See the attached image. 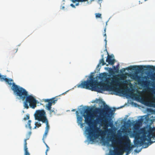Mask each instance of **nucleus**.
Here are the masks:
<instances>
[{"mask_svg": "<svg viewBox=\"0 0 155 155\" xmlns=\"http://www.w3.org/2000/svg\"><path fill=\"white\" fill-rule=\"evenodd\" d=\"M147 134H148L147 131H144L143 132L142 136L140 137V141L137 140L135 141L134 144L136 145L140 144L141 146L144 144L145 146L144 147L147 148L149 145L155 142V138H154V137H151L150 141L149 140V138H148V139H147V137L146 135Z\"/></svg>", "mask_w": 155, "mask_h": 155, "instance_id": "obj_4", "label": "nucleus"}, {"mask_svg": "<svg viewBox=\"0 0 155 155\" xmlns=\"http://www.w3.org/2000/svg\"><path fill=\"white\" fill-rule=\"evenodd\" d=\"M37 102H38V101H37Z\"/></svg>", "mask_w": 155, "mask_h": 155, "instance_id": "obj_51", "label": "nucleus"}, {"mask_svg": "<svg viewBox=\"0 0 155 155\" xmlns=\"http://www.w3.org/2000/svg\"><path fill=\"white\" fill-rule=\"evenodd\" d=\"M94 0H91V2H93V1H94Z\"/></svg>", "mask_w": 155, "mask_h": 155, "instance_id": "obj_44", "label": "nucleus"}, {"mask_svg": "<svg viewBox=\"0 0 155 155\" xmlns=\"http://www.w3.org/2000/svg\"><path fill=\"white\" fill-rule=\"evenodd\" d=\"M122 93L123 94L125 95H127V92H126V91H122Z\"/></svg>", "mask_w": 155, "mask_h": 155, "instance_id": "obj_32", "label": "nucleus"}, {"mask_svg": "<svg viewBox=\"0 0 155 155\" xmlns=\"http://www.w3.org/2000/svg\"><path fill=\"white\" fill-rule=\"evenodd\" d=\"M29 139V138H28L26 139H25L24 140V149H27V140H28Z\"/></svg>", "mask_w": 155, "mask_h": 155, "instance_id": "obj_25", "label": "nucleus"}, {"mask_svg": "<svg viewBox=\"0 0 155 155\" xmlns=\"http://www.w3.org/2000/svg\"><path fill=\"white\" fill-rule=\"evenodd\" d=\"M6 76L2 75L0 74V80L1 81H5L10 86L12 85V89L15 95L19 97V99L23 101L24 107L28 109L30 107L35 109L37 106V102L35 98L31 95H29L28 91L22 87L16 85L13 83V80L11 78H7Z\"/></svg>", "mask_w": 155, "mask_h": 155, "instance_id": "obj_2", "label": "nucleus"}, {"mask_svg": "<svg viewBox=\"0 0 155 155\" xmlns=\"http://www.w3.org/2000/svg\"><path fill=\"white\" fill-rule=\"evenodd\" d=\"M31 120H29L28 122V127L30 129H31Z\"/></svg>", "mask_w": 155, "mask_h": 155, "instance_id": "obj_29", "label": "nucleus"}, {"mask_svg": "<svg viewBox=\"0 0 155 155\" xmlns=\"http://www.w3.org/2000/svg\"><path fill=\"white\" fill-rule=\"evenodd\" d=\"M99 64H98V65H97V67H99Z\"/></svg>", "mask_w": 155, "mask_h": 155, "instance_id": "obj_49", "label": "nucleus"}, {"mask_svg": "<svg viewBox=\"0 0 155 155\" xmlns=\"http://www.w3.org/2000/svg\"><path fill=\"white\" fill-rule=\"evenodd\" d=\"M147 105H149L150 106H155V97L152 98V100L151 101H149L146 102Z\"/></svg>", "mask_w": 155, "mask_h": 155, "instance_id": "obj_16", "label": "nucleus"}, {"mask_svg": "<svg viewBox=\"0 0 155 155\" xmlns=\"http://www.w3.org/2000/svg\"><path fill=\"white\" fill-rule=\"evenodd\" d=\"M121 140L124 141H127V142L124 143H123L125 146V152H126L125 155H128L130 153V150L132 148L130 144V140L129 137L127 135H124L121 138Z\"/></svg>", "mask_w": 155, "mask_h": 155, "instance_id": "obj_9", "label": "nucleus"}, {"mask_svg": "<svg viewBox=\"0 0 155 155\" xmlns=\"http://www.w3.org/2000/svg\"><path fill=\"white\" fill-rule=\"evenodd\" d=\"M71 6H72L73 7H74V5H73V4H71Z\"/></svg>", "mask_w": 155, "mask_h": 155, "instance_id": "obj_37", "label": "nucleus"}, {"mask_svg": "<svg viewBox=\"0 0 155 155\" xmlns=\"http://www.w3.org/2000/svg\"><path fill=\"white\" fill-rule=\"evenodd\" d=\"M42 123L46 124V127H45V130L49 131L50 128V126L49 124L48 120L47 119V120H46V121H45L44 122H43Z\"/></svg>", "mask_w": 155, "mask_h": 155, "instance_id": "obj_17", "label": "nucleus"}, {"mask_svg": "<svg viewBox=\"0 0 155 155\" xmlns=\"http://www.w3.org/2000/svg\"><path fill=\"white\" fill-rule=\"evenodd\" d=\"M29 115H27L26 116V117L24 118V119L25 120H27L29 119Z\"/></svg>", "mask_w": 155, "mask_h": 155, "instance_id": "obj_31", "label": "nucleus"}, {"mask_svg": "<svg viewBox=\"0 0 155 155\" xmlns=\"http://www.w3.org/2000/svg\"><path fill=\"white\" fill-rule=\"evenodd\" d=\"M112 142L111 145L114 147V151L113 153H111L109 155H122L125 152V146H121L119 148L116 147V148L114 147V146L117 144H122V142L120 140H112Z\"/></svg>", "mask_w": 155, "mask_h": 155, "instance_id": "obj_6", "label": "nucleus"}, {"mask_svg": "<svg viewBox=\"0 0 155 155\" xmlns=\"http://www.w3.org/2000/svg\"><path fill=\"white\" fill-rule=\"evenodd\" d=\"M84 113L86 114V115L84 114L83 116L85 118V122L87 124L90 128H92L91 126L93 125L92 118L94 117L93 115L91 113V109L88 107L86 109Z\"/></svg>", "mask_w": 155, "mask_h": 155, "instance_id": "obj_7", "label": "nucleus"}, {"mask_svg": "<svg viewBox=\"0 0 155 155\" xmlns=\"http://www.w3.org/2000/svg\"><path fill=\"white\" fill-rule=\"evenodd\" d=\"M106 28H105L104 29V32L105 33V32H106Z\"/></svg>", "mask_w": 155, "mask_h": 155, "instance_id": "obj_39", "label": "nucleus"}, {"mask_svg": "<svg viewBox=\"0 0 155 155\" xmlns=\"http://www.w3.org/2000/svg\"><path fill=\"white\" fill-rule=\"evenodd\" d=\"M141 150V149H140V150L139 151H137V150H135V151L136 152H137V153H138Z\"/></svg>", "mask_w": 155, "mask_h": 155, "instance_id": "obj_35", "label": "nucleus"}, {"mask_svg": "<svg viewBox=\"0 0 155 155\" xmlns=\"http://www.w3.org/2000/svg\"><path fill=\"white\" fill-rule=\"evenodd\" d=\"M31 134V132H30V134Z\"/></svg>", "mask_w": 155, "mask_h": 155, "instance_id": "obj_53", "label": "nucleus"}, {"mask_svg": "<svg viewBox=\"0 0 155 155\" xmlns=\"http://www.w3.org/2000/svg\"><path fill=\"white\" fill-rule=\"evenodd\" d=\"M18 48H13L12 49L11 53L12 55L15 54L18 51Z\"/></svg>", "mask_w": 155, "mask_h": 155, "instance_id": "obj_22", "label": "nucleus"}, {"mask_svg": "<svg viewBox=\"0 0 155 155\" xmlns=\"http://www.w3.org/2000/svg\"><path fill=\"white\" fill-rule=\"evenodd\" d=\"M44 143H45V144L47 147V149L46 150V152H45L46 155H47V152L49 150V147L48 146V145L45 142Z\"/></svg>", "mask_w": 155, "mask_h": 155, "instance_id": "obj_30", "label": "nucleus"}, {"mask_svg": "<svg viewBox=\"0 0 155 155\" xmlns=\"http://www.w3.org/2000/svg\"><path fill=\"white\" fill-rule=\"evenodd\" d=\"M25 151L24 155H30V153L28 152V148L24 149Z\"/></svg>", "mask_w": 155, "mask_h": 155, "instance_id": "obj_27", "label": "nucleus"}, {"mask_svg": "<svg viewBox=\"0 0 155 155\" xmlns=\"http://www.w3.org/2000/svg\"><path fill=\"white\" fill-rule=\"evenodd\" d=\"M76 113L77 115V123H78V125H80L81 127L82 128L83 127V124L82 123L83 118L82 117L80 116L79 115H78L79 113L78 111H77L76 112Z\"/></svg>", "mask_w": 155, "mask_h": 155, "instance_id": "obj_13", "label": "nucleus"}, {"mask_svg": "<svg viewBox=\"0 0 155 155\" xmlns=\"http://www.w3.org/2000/svg\"><path fill=\"white\" fill-rule=\"evenodd\" d=\"M48 132V131L45 130V133H44V134L43 135V140L44 143H45L44 139L46 138V137Z\"/></svg>", "mask_w": 155, "mask_h": 155, "instance_id": "obj_23", "label": "nucleus"}, {"mask_svg": "<svg viewBox=\"0 0 155 155\" xmlns=\"http://www.w3.org/2000/svg\"><path fill=\"white\" fill-rule=\"evenodd\" d=\"M150 83V81H149V82H148V83Z\"/></svg>", "mask_w": 155, "mask_h": 155, "instance_id": "obj_48", "label": "nucleus"}, {"mask_svg": "<svg viewBox=\"0 0 155 155\" xmlns=\"http://www.w3.org/2000/svg\"><path fill=\"white\" fill-rule=\"evenodd\" d=\"M101 14L100 13H96L95 14L96 17L97 18H101Z\"/></svg>", "mask_w": 155, "mask_h": 155, "instance_id": "obj_28", "label": "nucleus"}, {"mask_svg": "<svg viewBox=\"0 0 155 155\" xmlns=\"http://www.w3.org/2000/svg\"><path fill=\"white\" fill-rule=\"evenodd\" d=\"M81 114H82V112H81Z\"/></svg>", "mask_w": 155, "mask_h": 155, "instance_id": "obj_52", "label": "nucleus"}, {"mask_svg": "<svg viewBox=\"0 0 155 155\" xmlns=\"http://www.w3.org/2000/svg\"><path fill=\"white\" fill-rule=\"evenodd\" d=\"M119 64H118L116 67L115 66H113L114 69L116 73H118L119 71Z\"/></svg>", "mask_w": 155, "mask_h": 155, "instance_id": "obj_21", "label": "nucleus"}, {"mask_svg": "<svg viewBox=\"0 0 155 155\" xmlns=\"http://www.w3.org/2000/svg\"><path fill=\"white\" fill-rule=\"evenodd\" d=\"M148 134L147 135L148 138H149L150 141L151 137H155V133L153 132L152 129H150L147 130Z\"/></svg>", "mask_w": 155, "mask_h": 155, "instance_id": "obj_15", "label": "nucleus"}, {"mask_svg": "<svg viewBox=\"0 0 155 155\" xmlns=\"http://www.w3.org/2000/svg\"><path fill=\"white\" fill-rule=\"evenodd\" d=\"M58 99L56 97H54L51 99H45L44 101L45 102H48L46 105V109L50 111L51 113L54 112V110H51V106L52 104H54L57 101Z\"/></svg>", "mask_w": 155, "mask_h": 155, "instance_id": "obj_10", "label": "nucleus"}, {"mask_svg": "<svg viewBox=\"0 0 155 155\" xmlns=\"http://www.w3.org/2000/svg\"><path fill=\"white\" fill-rule=\"evenodd\" d=\"M139 4H140V3H141V4L142 3V2L141 3V2H140V1H139Z\"/></svg>", "mask_w": 155, "mask_h": 155, "instance_id": "obj_45", "label": "nucleus"}, {"mask_svg": "<svg viewBox=\"0 0 155 155\" xmlns=\"http://www.w3.org/2000/svg\"><path fill=\"white\" fill-rule=\"evenodd\" d=\"M99 111L101 113L102 111V112L104 113L107 117L111 118V116L113 114V110L111 109L108 106L106 105L105 107L104 108V110H101L98 109Z\"/></svg>", "mask_w": 155, "mask_h": 155, "instance_id": "obj_11", "label": "nucleus"}, {"mask_svg": "<svg viewBox=\"0 0 155 155\" xmlns=\"http://www.w3.org/2000/svg\"><path fill=\"white\" fill-rule=\"evenodd\" d=\"M102 64V65H104L106 64L104 61V58H102L100 61L99 64Z\"/></svg>", "mask_w": 155, "mask_h": 155, "instance_id": "obj_24", "label": "nucleus"}, {"mask_svg": "<svg viewBox=\"0 0 155 155\" xmlns=\"http://www.w3.org/2000/svg\"><path fill=\"white\" fill-rule=\"evenodd\" d=\"M101 57H102V58H104V55H103V54H102V55H101Z\"/></svg>", "mask_w": 155, "mask_h": 155, "instance_id": "obj_38", "label": "nucleus"}, {"mask_svg": "<svg viewBox=\"0 0 155 155\" xmlns=\"http://www.w3.org/2000/svg\"><path fill=\"white\" fill-rule=\"evenodd\" d=\"M127 122H130V120H128Z\"/></svg>", "mask_w": 155, "mask_h": 155, "instance_id": "obj_42", "label": "nucleus"}, {"mask_svg": "<svg viewBox=\"0 0 155 155\" xmlns=\"http://www.w3.org/2000/svg\"><path fill=\"white\" fill-rule=\"evenodd\" d=\"M98 2L102 1L103 0H97Z\"/></svg>", "mask_w": 155, "mask_h": 155, "instance_id": "obj_40", "label": "nucleus"}, {"mask_svg": "<svg viewBox=\"0 0 155 155\" xmlns=\"http://www.w3.org/2000/svg\"><path fill=\"white\" fill-rule=\"evenodd\" d=\"M104 36L105 37V39L104 41H105L106 43V42H107V40H106V37H107V36H106V34L105 33L104 35Z\"/></svg>", "mask_w": 155, "mask_h": 155, "instance_id": "obj_34", "label": "nucleus"}, {"mask_svg": "<svg viewBox=\"0 0 155 155\" xmlns=\"http://www.w3.org/2000/svg\"><path fill=\"white\" fill-rule=\"evenodd\" d=\"M88 0H82L83 2H84L87 1Z\"/></svg>", "mask_w": 155, "mask_h": 155, "instance_id": "obj_36", "label": "nucleus"}, {"mask_svg": "<svg viewBox=\"0 0 155 155\" xmlns=\"http://www.w3.org/2000/svg\"><path fill=\"white\" fill-rule=\"evenodd\" d=\"M78 4H79V3H78V4H76V5H78Z\"/></svg>", "mask_w": 155, "mask_h": 155, "instance_id": "obj_47", "label": "nucleus"}, {"mask_svg": "<svg viewBox=\"0 0 155 155\" xmlns=\"http://www.w3.org/2000/svg\"><path fill=\"white\" fill-rule=\"evenodd\" d=\"M96 102V103H98L99 104H104L105 102L103 101L101 99H96V100L94 101V102H93V103Z\"/></svg>", "mask_w": 155, "mask_h": 155, "instance_id": "obj_20", "label": "nucleus"}, {"mask_svg": "<svg viewBox=\"0 0 155 155\" xmlns=\"http://www.w3.org/2000/svg\"><path fill=\"white\" fill-rule=\"evenodd\" d=\"M147 83V82H144V83H145L144 84H145H145H146Z\"/></svg>", "mask_w": 155, "mask_h": 155, "instance_id": "obj_43", "label": "nucleus"}, {"mask_svg": "<svg viewBox=\"0 0 155 155\" xmlns=\"http://www.w3.org/2000/svg\"><path fill=\"white\" fill-rule=\"evenodd\" d=\"M151 84H152V86L153 87L155 88L154 89H153L152 88H150V87H148L147 88V89L149 91L153 92V91L154 90H155V84L153 82H152Z\"/></svg>", "mask_w": 155, "mask_h": 155, "instance_id": "obj_19", "label": "nucleus"}, {"mask_svg": "<svg viewBox=\"0 0 155 155\" xmlns=\"http://www.w3.org/2000/svg\"><path fill=\"white\" fill-rule=\"evenodd\" d=\"M72 111H75V109H73L72 110Z\"/></svg>", "mask_w": 155, "mask_h": 155, "instance_id": "obj_41", "label": "nucleus"}, {"mask_svg": "<svg viewBox=\"0 0 155 155\" xmlns=\"http://www.w3.org/2000/svg\"><path fill=\"white\" fill-rule=\"evenodd\" d=\"M110 69L111 70H112V69L111 68H110Z\"/></svg>", "mask_w": 155, "mask_h": 155, "instance_id": "obj_50", "label": "nucleus"}, {"mask_svg": "<svg viewBox=\"0 0 155 155\" xmlns=\"http://www.w3.org/2000/svg\"><path fill=\"white\" fill-rule=\"evenodd\" d=\"M34 116L35 120L42 122H45L48 119L46 112L43 109L37 110L34 114Z\"/></svg>", "mask_w": 155, "mask_h": 155, "instance_id": "obj_8", "label": "nucleus"}, {"mask_svg": "<svg viewBox=\"0 0 155 155\" xmlns=\"http://www.w3.org/2000/svg\"><path fill=\"white\" fill-rule=\"evenodd\" d=\"M64 6H63V7H62V8L63 9H64Z\"/></svg>", "mask_w": 155, "mask_h": 155, "instance_id": "obj_46", "label": "nucleus"}, {"mask_svg": "<svg viewBox=\"0 0 155 155\" xmlns=\"http://www.w3.org/2000/svg\"><path fill=\"white\" fill-rule=\"evenodd\" d=\"M35 124V126L34 127L35 128L36 127H39L41 126V124L40 123H38V122H36Z\"/></svg>", "mask_w": 155, "mask_h": 155, "instance_id": "obj_26", "label": "nucleus"}, {"mask_svg": "<svg viewBox=\"0 0 155 155\" xmlns=\"http://www.w3.org/2000/svg\"><path fill=\"white\" fill-rule=\"evenodd\" d=\"M130 137H134L135 138H137V137H139L137 131L134 130L133 133L130 135Z\"/></svg>", "mask_w": 155, "mask_h": 155, "instance_id": "obj_18", "label": "nucleus"}, {"mask_svg": "<svg viewBox=\"0 0 155 155\" xmlns=\"http://www.w3.org/2000/svg\"><path fill=\"white\" fill-rule=\"evenodd\" d=\"M99 78L101 80L104 78V82H98L97 80H94L93 77L91 76L90 77V80L82 81L81 84L77 85L78 87L91 90L101 93H102L103 91H113L119 93L120 90L117 86L120 87L121 84H127L128 83V81L127 80L121 82L117 77L114 78L110 83L109 78L104 74H100Z\"/></svg>", "mask_w": 155, "mask_h": 155, "instance_id": "obj_1", "label": "nucleus"}, {"mask_svg": "<svg viewBox=\"0 0 155 155\" xmlns=\"http://www.w3.org/2000/svg\"><path fill=\"white\" fill-rule=\"evenodd\" d=\"M153 80H155V73H154L152 77L151 78Z\"/></svg>", "mask_w": 155, "mask_h": 155, "instance_id": "obj_33", "label": "nucleus"}, {"mask_svg": "<svg viewBox=\"0 0 155 155\" xmlns=\"http://www.w3.org/2000/svg\"><path fill=\"white\" fill-rule=\"evenodd\" d=\"M122 70H123V72H124L126 70H137L139 72L147 70L153 71L155 70V67L150 65L133 66L128 67L126 68H123Z\"/></svg>", "mask_w": 155, "mask_h": 155, "instance_id": "obj_5", "label": "nucleus"}, {"mask_svg": "<svg viewBox=\"0 0 155 155\" xmlns=\"http://www.w3.org/2000/svg\"><path fill=\"white\" fill-rule=\"evenodd\" d=\"M107 127L108 126H107L106 128H105L104 130L100 129V128L97 127L96 126H94V129L92 128H87L86 131L88 132L90 141H93L100 136L102 138L104 137L107 132L108 135L112 134L113 132V130L111 128L108 129Z\"/></svg>", "mask_w": 155, "mask_h": 155, "instance_id": "obj_3", "label": "nucleus"}, {"mask_svg": "<svg viewBox=\"0 0 155 155\" xmlns=\"http://www.w3.org/2000/svg\"><path fill=\"white\" fill-rule=\"evenodd\" d=\"M115 60L114 59H112L111 55L108 54L107 58L106 60V61L108 63V64L111 65H113L115 63Z\"/></svg>", "mask_w": 155, "mask_h": 155, "instance_id": "obj_14", "label": "nucleus"}, {"mask_svg": "<svg viewBox=\"0 0 155 155\" xmlns=\"http://www.w3.org/2000/svg\"><path fill=\"white\" fill-rule=\"evenodd\" d=\"M97 121H100L101 124H103L105 125H106V126L109 125L110 127H112L114 126L113 121H111L110 119L108 123L107 120L105 119L104 116L103 117H100L97 119Z\"/></svg>", "mask_w": 155, "mask_h": 155, "instance_id": "obj_12", "label": "nucleus"}]
</instances>
